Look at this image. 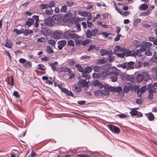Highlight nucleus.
Returning <instances> with one entry per match:
<instances>
[{"label":"nucleus","mask_w":157,"mask_h":157,"mask_svg":"<svg viewBox=\"0 0 157 157\" xmlns=\"http://www.w3.org/2000/svg\"><path fill=\"white\" fill-rule=\"evenodd\" d=\"M105 69L101 73V74L104 76H105L107 75H115L117 73V72L115 71H112L111 70L113 67L111 64H107L105 65Z\"/></svg>","instance_id":"nucleus-1"},{"label":"nucleus","mask_w":157,"mask_h":157,"mask_svg":"<svg viewBox=\"0 0 157 157\" xmlns=\"http://www.w3.org/2000/svg\"><path fill=\"white\" fill-rule=\"evenodd\" d=\"M63 16L59 14H57L53 16V24H59L62 21Z\"/></svg>","instance_id":"nucleus-2"},{"label":"nucleus","mask_w":157,"mask_h":157,"mask_svg":"<svg viewBox=\"0 0 157 157\" xmlns=\"http://www.w3.org/2000/svg\"><path fill=\"white\" fill-rule=\"evenodd\" d=\"M44 24L49 27H52L54 25L52 17L48 16L44 19Z\"/></svg>","instance_id":"nucleus-3"},{"label":"nucleus","mask_w":157,"mask_h":157,"mask_svg":"<svg viewBox=\"0 0 157 157\" xmlns=\"http://www.w3.org/2000/svg\"><path fill=\"white\" fill-rule=\"evenodd\" d=\"M80 76L79 77V80L77 83L78 85L79 86V87H84L87 86L88 83L86 82V80L80 79Z\"/></svg>","instance_id":"nucleus-4"},{"label":"nucleus","mask_w":157,"mask_h":157,"mask_svg":"<svg viewBox=\"0 0 157 157\" xmlns=\"http://www.w3.org/2000/svg\"><path fill=\"white\" fill-rule=\"evenodd\" d=\"M108 127L110 130L115 134H119L120 132V129L117 127L112 124H109Z\"/></svg>","instance_id":"nucleus-5"},{"label":"nucleus","mask_w":157,"mask_h":157,"mask_svg":"<svg viewBox=\"0 0 157 157\" xmlns=\"http://www.w3.org/2000/svg\"><path fill=\"white\" fill-rule=\"evenodd\" d=\"M63 34V33L62 31L56 30L53 33V36L55 39H59L62 36Z\"/></svg>","instance_id":"nucleus-6"},{"label":"nucleus","mask_w":157,"mask_h":157,"mask_svg":"<svg viewBox=\"0 0 157 157\" xmlns=\"http://www.w3.org/2000/svg\"><path fill=\"white\" fill-rule=\"evenodd\" d=\"M133 86L131 83H127V84L124 85V91L125 93H128L129 90H132Z\"/></svg>","instance_id":"nucleus-7"},{"label":"nucleus","mask_w":157,"mask_h":157,"mask_svg":"<svg viewBox=\"0 0 157 157\" xmlns=\"http://www.w3.org/2000/svg\"><path fill=\"white\" fill-rule=\"evenodd\" d=\"M48 64V65L51 66V68L53 71H58V68L56 67V65H58V63L57 61H55L53 63L49 62Z\"/></svg>","instance_id":"nucleus-8"},{"label":"nucleus","mask_w":157,"mask_h":157,"mask_svg":"<svg viewBox=\"0 0 157 157\" xmlns=\"http://www.w3.org/2000/svg\"><path fill=\"white\" fill-rule=\"evenodd\" d=\"M72 14L71 13H66L64 16L63 18H62V20L64 22H67L70 19L71 17Z\"/></svg>","instance_id":"nucleus-9"},{"label":"nucleus","mask_w":157,"mask_h":157,"mask_svg":"<svg viewBox=\"0 0 157 157\" xmlns=\"http://www.w3.org/2000/svg\"><path fill=\"white\" fill-rule=\"evenodd\" d=\"M122 79L124 80H127L132 82L133 80V78L132 75L128 74H125L121 76Z\"/></svg>","instance_id":"nucleus-10"},{"label":"nucleus","mask_w":157,"mask_h":157,"mask_svg":"<svg viewBox=\"0 0 157 157\" xmlns=\"http://www.w3.org/2000/svg\"><path fill=\"white\" fill-rule=\"evenodd\" d=\"M67 43V42L65 40H62L59 41L58 43V48L59 50L62 49L63 47L65 46Z\"/></svg>","instance_id":"nucleus-11"},{"label":"nucleus","mask_w":157,"mask_h":157,"mask_svg":"<svg viewBox=\"0 0 157 157\" xmlns=\"http://www.w3.org/2000/svg\"><path fill=\"white\" fill-rule=\"evenodd\" d=\"M126 65V69L128 70L133 69L134 68V65L135 63L133 61L129 62L128 63L125 62Z\"/></svg>","instance_id":"nucleus-12"},{"label":"nucleus","mask_w":157,"mask_h":157,"mask_svg":"<svg viewBox=\"0 0 157 157\" xmlns=\"http://www.w3.org/2000/svg\"><path fill=\"white\" fill-rule=\"evenodd\" d=\"M149 86H150V84L148 85L144 86L141 87L140 88V92L143 93L145 91H149L150 89H149V87H148Z\"/></svg>","instance_id":"nucleus-13"},{"label":"nucleus","mask_w":157,"mask_h":157,"mask_svg":"<svg viewBox=\"0 0 157 157\" xmlns=\"http://www.w3.org/2000/svg\"><path fill=\"white\" fill-rule=\"evenodd\" d=\"M136 48H137L138 47H140V48L144 51L146 50V48L145 47V45L144 41H143L142 44H141L140 42L138 41L136 45Z\"/></svg>","instance_id":"nucleus-14"},{"label":"nucleus","mask_w":157,"mask_h":157,"mask_svg":"<svg viewBox=\"0 0 157 157\" xmlns=\"http://www.w3.org/2000/svg\"><path fill=\"white\" fill-rule=\"evenodd\" d=\"M49 30L48 28H42L41 32V33L45 36H47L49 32Z\"/></svg>","instance_id":"nucleus-15"},{"label":"nucleus","mask_w":157,"mask_h":157,"mask_svg":"<svg viewBox=\"0 0 157 157\" xmlns=\"http://www.w3.org/2000/svg\"><path fill=\"white\" fill-rule=\"evenodd\" d=\"M148 91L149 94L147 98L149 100H151L153 98V94L155 91L154 90L151 89Z\"/></svg>","instance_id":"nucleus-16"},{"label":"nucleus","mask_w":157,"mask_h":157,"mask_svg":"<svg viewBox=\"0 0 157 157\" xmlns=\"http://www.w3.org/2000/svg\"><path fill=\"white\" fill-rule=\"evenodd\" d=\"M148 7V5L145 3H143L139 7L138 9L141 10L143 11L146 10Z\"/></svg>","instance_id":"nucleus-17"},{"label":"nucleus","mask_w":157,"mask_h":157,"mask_svg":"<svg viewBox=\"0 0 157 157\" xmlns=\"http://www.w3.org/2000/svg\"><path fill=\"white\" fill-rule=\"evenodd\" d=\"M136 79L137 82H141L144 80V78L143 74H137L136 77Z\"/></svg>","instance_id":"nucleus-18"},{"label":"nucleus","mask_w":157,"mask_h":157,"mask_svg":"<svg viewBox=\"0 0 157 157\" xmlns=\"http://www.w3.org/2000/svg\"><path fill=\"white\" fill-rule=\"evenodd\" d=\"M34 23V21L33 18H28V20L26 21L25 24V25H27L28 27H29L31 26Z\"/></svg>","instance_id":"nucleus-19"},{"label":"nucleus","mask_w":157,"mask_h":157,"mask_svg":"<svg viewBox=\"0 0 157 157\" xmlns=\"http://www.w3.org/2000/svg\"><path fill=\"white\" fill-rule=\"evenodd\" d=\"M145 115L147 117L148 120L150 121H152L154 119V116L151 113H149L146 114Z\"/></svg>","instance_id":"nucleus-20"},{"label":"nucleus","mask_w":157,"mask_h":157,"mask_svg":"<svg viewBox=\"0 0 157 157\" xmlns=\"http://www.w3.org/2000/svg\"><path fill=\"white\" fill-rule=\"evenodd\" d=\"M100 55L102 56L106 54L107 55H110L109 52L105 49H102L100 51Z\"/></svg>","instance_id":"nucleus-21"},{"label":"nucleus","mask_w":157,"mask_h":157,"mask_svg":"<svg viewBox=\"0 0 157 157\" xmlns=\"http://www.w3.org/2000/svg\"><path fill=\"white\" fill-rule=\"evenodd\" d=\"M144 52V51L143 50L140 48V49L136 50V52H135V51H133L132 56H137L138 54L141 53L142 52Z\"/></svg>","instance_id":"nucleus-22"},{"label":"nucleus","mask_w":157,"mask_h":157,"mask_svg":"<svg viewBox=\"0 0 157 157\" xmlns=\"http://www.w3.org/2000/svg\"><path fill=\"white\" fill-rule=\"evenodd\" d=\"M90 13V12H87L86 11H84L82 12L81 10H79L78 11V14L82 17H86L88 15V14Z\"/></svg>","instance_id":"nucleus-23"},{"label":"nucleus","mask_w":157,"mask_h":157,"mask_svg":"<svg viewBox=\"0 0 157 157\" xmlns=\"http://www.w3.org/2000/svg\"><path fill=\"white\" fill-rule=\"evenodd\" d=\"M33 30H32L24 29L23 35L24 36H27L30 34L33 33Z\"/></svg>","instance_id":"nucleus-24"},{"label":"nucleus","mask_w":157,"mask_h":157,"mask_svg":"<svg viewBox=\"0 0 157 157\" xmlns=\"http://www.w3.org/2000/svg\"><path fill=\"white\" fill-rule=\"evenodd\" d=\"M130 51L129 49H125V50L124 52L125 53V55L126 57L129 56H132V51Z\"/></svg>","instance_id":"nucleus-25"},{"label":"nucleus","mask_w":157,"mask_h":157,"mask_svg":"<svg viewBox=\"0 0 157 157\" xmlns=\"http://www.w3.org/2000/svg\"><path fill=\"white\" fill-rule=\"evenodd\" d=\"M70 30H68L64 33L63 37L64 39H68L70 37Z\"/></svg>","instance_id":"nucleus-26"},{"label":"nucleus","mask_w":157,"mask_h":157,"mask_svg":"<svg viewBox=\"0 0 157 157\" xmlns=\"http://www.w3.org/2000/svg\"><path fill=\"white\" fill-rule=\"evenodd\" d=\"M151 10L148 9L146 12L141 13L140 14V16H146L149 14L151 13Z\"/></svg>","instance_id":"nucleus-27"},{"label":"nucleus","mask_w":157,"mask_h":157,"mask_svg":"<svg viewBox=\"0 0 157 157\" xmlns=\"http://www.w3.org/2000/svg\"><path fill=\"white\" fill-rule=\"evenodd\" d=\"M143 73L144 78V80L145 81H147L149 78V75L148 72L145 71Z\"/></svg>","instance_id":"nucleus-28"},{"label":"nucleus","mask_w":157,"mask_h":157,"mask_svg":"<svg viewBox=\"0 0 157 157\" xmlns=\"http://www.w3.org/2000/svg\"><path fill=\"white\" fill-rule=\"evenodd\" d=\"M24 31V29L22 28H21L20 29H13V31L16 32L17 35H19L21 33H23Z\"/></svg>","instance_id":"nucleus-29"},{"label":"nucleus","mask_w":157,"mask_h":157,"mask_svg":"<svg viewBox=\"0 0 157 157\" xmlns=\"http://www.w3.org/2000/svg\"><path fill=\"white\" fill-rule=\"evenodd\" d=\"M118 73H116L115 75H112L110 77L112 82H116L117 80V77L116 76L117 75H118Z\"/></svg>","instance_id":"nucleus-30"},{"label":"nucleus","mask_w":157,"mask_h":157,"mask_svg":"<svg viewBox=\"0 0 157 157\" xmlns=\"http://www.w3.org/2000/svg\"><path fill=\"white\" fill-rule=\"evenodd\" d=\"M144 52V54L147 56H151L152 55V52L149 49H146Z\"/></svg>","instance_id":"nucleus-31"},{"label":"nucleus","mask_w":157,"mask_h":157,"mask_svg":"<svg viewBox=\"0 0 157 157\" xmlns=\"http://www.w3.org/2000/svg\"><path fill=\"white\" fill-rule=\"evenodd\" d=\"M82 76L85 78L86 79H89L90 78V75L87 74L88 73L85 71L82 72Z\"/></svg>","instance_id":"nucleus-32"},{"label":"nucleus","mask_w":157,"mask_h":157,"mask_svg":"<svg viewBox=\"0 0 157 157\" xmlns=\"http://www.w3.org/2000/svg\"><path fill=\"white\" fill-rule=\"evenodd\" d=\"M53 12V10L52 9L50 10H46L45 13H43V15L44 17L46 16L47 15H50L52 14Z\"/></svg>","instance_id":"nucleus-33"},{"label":"nucleus","mask_w":157,"mask_h":157,"mask_svg":"<svg viewBox=\"0 0 157 157\" xmlns=\"http://www.w3.org/2000/svg\"><path fill=\"white\" fill-rule=\"evenodd\" d=\"M124 50L125 49L124 48L121 47L118 45H117L115 46V49L114 51L121 52L122 51H124Z\"/></svg>","instance_id":"nucleus-34"},{"label":"nucleus","mask_w":157,"mask_h":157,"mask_svg":"<svg viewBox=\"0 0 157 157\" xmlns=\"http://www.w3.org/2000/svg\"><path fill=\"white\" fill-rule=\"evenodd\" d=\"M31 62L29 61H26V62L23 65V66L26 68H30L32 67Z\"/></svg>","instance_id":"nucleus-35"},{"label":"nucleus","mask_w":157,"mask_h":157,"mask_svg":"<svg viewBox=\"0 0 157 157\" xmlns=\"http://www.w3.org/2000/svg\"><path fill=\"white\" fill-rule=\"evenodd\" d=\"M75 67L80 72H82L84 71V69L81 65L77 64L75 65Z\"/></svg>","instance_id":"nucleus-36"},{"label":"nucleus","mask_w":157,"mask_h":157,"mask_svg":"<svg viewBox=\"0 0 157 157\" xmlns=\"http://www.w3.org/2000/svg\"><path fill=\"white\" fill-rule=\"evenodd\" d=\"M70 22L72 24H76L77 23V17L74 16L71 17V18L70 20Z\"/></svg>","instance_id":"nucleus-37"},{"label":"nucleus","mask_w":157,"mask_h":157,"mask_svg":"<svg viewBox=\"0 0 157 157\" xmlns=\"http://www.w3.org/2000/svg\"><path fill=\"white\" fill-rule=\"evenodd\" d=\"M86 33V38H90L93 36L91 32L89 29L87 30Z\"/></svg>","instance_id":"nucleus-38"},{"label":"nucleus","mask_w":157,"mask_h":157,"mask_svg":"<svg viewBox=\"0 0 157 157\" xmlns=\"http://www.w3.org/2000/svg\"><path fill=\"white\" fill-rule=\"evenodd\" d=\"M141 22V19L140 18L136 19L133 22V26L135 27H137L138 25V23H140Z\"/></svg>","instance_id":"nucleus-39"},{"label":"nucleus","mask_w":157,"mask_h":157,"mask_svg":"<svg viewBox=\"0 0 157 157\" xmlns=\"http://www.w3.org/2000/svg\"><path fill=\"white\" fill-rule=\"evenodd\" d=\"M138 111L136 110V109H132V110L130 112V113L132 116H136L137 115Z\"/></svg>","instance_id":"nucleus-40"},{"label":"nucleus","mask_w":157,"mask_h":157,"mask_svg":"<svg viewBox=\"0 0 157 157\" xmlns=\"http://www.w3.org/2000/svg\"><path fill=\"white\" fill-rule=\"evenodd\" d=\"M64 93L66 94L69 96H71L73 97L74 98H75V95L72 93L71 90L69 91L67 89Z\"/></svg>","instance_id":"nucleus-41"},{"label":"nucleus","mask_w":157,"mask_h":157,"mask_svg":"<svg viewBox=\"0 0 157 157\" xmlns=\"http://www.w3.org/2000/svg\"><path fill=\"white\" fill-rule=\"evenodd\" d=\"M70 38L72 39H79L80 36L75 33H71Z\"/></svg>","instance_id":"nucleus-42"},{"label":"nucleus","mask_w":157,"mask_h":157,"mask_svg":"<svg viewBox=\"0 0 157 157\" xmlns=\"http://www.w3.org/2000/svg\"><path fill=\"white\" fill-rule=\"evenodd\" d=\"M47 52L49 54L53 53L54 52V51L49 45H48L46 48Z\"/></svg>","instance_id":"nucleus-43"},{"label":"nucleus","mask_w":157,"mask_h":157,"mask_svg":"<svg viewBox=\"0 0 157 157\" xmlns=\"http://www.w3.org/2000/svg\"><path fill=\"white\" fill-rule=\"evenodd\" d=\"M106 62H107V59L105 58L99 59L98 60V63L100 64H104Z\"/></svg>","instance_id":"nucleus-44"},{"label":"nucleus","mask_w":157,"mask_h":157,"mask_svg":"<svg viewBox=\"0 0 157 157\" xmlns=\"http://www.w3.org/2000/svg\"><path fill=\"white\" fill-rule=\"evenodd\" d=\"M101 94L102 95V91L100 90H97L94 92V94L96 96H98Z\"/></svg>","instance_id":"nucleus-45"},{"label":"nucleus","mask_w":157,"mask_h":157,"mask_svg":"<svg viewBox=\"0 0 157 157\" xmlns=\"http://www.w3.org/2000/svg\"><path fill=\"white\" fill-rule=\"evenodd\" d=\"M12 44L11 42H9L8 39H7L6 41L5 46L8 48H11L12 46Z\"/></svg>","instance_id":"nucleus-46"},{"label":"nucleus","mask_w":157,"mask_h":157,"mask_svg":"<svg viewBox=\"0 0 157 157\" xmlns=\"http://www.w3.org/2000/svg\"><path fill=\"white\" fill-rule=\"evenodd\" d=\"M38 67H37V69L41 71H45L46 70V67H45V68H43V67H44L45 66L44 65L42 64H38Z\"/></svg>","instance_id":"nucleus-47"},{"label":"nucleus","mask_w":157,"mask_h":157,"mask_svg":"<svg viewBox=\"0 0 157 157\" xmlns=\"http://www.w3.org/2000/svg\"><path fill=\"white\" fill-rule=\"evenodd\" d=\"M49 8H52L53 7H56V3L53 1H51L48 4Z\"/></svg>","instance_id":"nucleus-48"},{"label":"nucleus","mask_w":157,"mask_h":157,"mask_svg":"<svg viewBox=\"0 0 157 157\" xmlns=\"http://www.w3.org/2000/svg\"><path fill=\"white\" fill-rule=\"evenodd\" d=\"M40 8L41 10H43L45 9H48L49 8L48 4H42L40 5Z\"/></svg>","instance_id":"nucleus-49"},{"label":"nucleus","mask_w":157,"mask_h":157,"mask_svg":"<svg viewBox=\"0 0 157 157\" xmlns=\"http://www.w3.org/2000/svg\"><path fill=\"white\" fill-rule=\"evenodd\" d=\"M67 67H60L59 68H58V71H57L58 73L61 72H66Z\"/></svg>","instance_id":"nucleus-50"},{"label":"nucleus","mask_w":157,"mask_h":157,"mask_svg":"<svg viewBox=\"0 0 157 157\" xmlns=\"http://www.w3.org/2000/svg\"><path fill=\"white\" fill-rule=\"evenodd\" d=\"M98 29L97 28H95L92 29L91 31V33L93 36H95L98 34Z\"/></svg>","instance_id":"nucleus-51"},{"label":"nucleus","mask_w":157,"mask_h":157,"mask_svg":"<svg viewBox=\"0 0 157 157\" xmlns=\"http://www.w3.org/2000/svg\"><path fill=\"white\" fill-rule=\"evenodd\" d=\"M84 69L85 71L88 73H89L92 70L93 68L89 66L85 67Z\"/></svg>","instance_id":"nucleus-52"},{"label":"nucleus","mask_w":157,"mask_h":157,"mask_svg":"<svg viewBox=\"0 0 157 157\" xmlns=\"http://www.w3.org/2000/svg\"><path fill=\"white\" fill-rule=\"evenodd\" d=\"M144 43L145 45V47L147 49H150L152 45V44L149 42H145L144 41Z\"/></svg>","instance_id":"nucleus-53"},{"label":"nucleus","mask_w":157,"mask_h":157,"mask_svg":"<svg viewBox=\"0 0 157 157\" xmlns=\"http://www.w3.org/2000/svg\"><path fill=\"white\" fill-rule=\"evenodd\" d=\"M89 42H91V40L89 39H86L85 40L83 41H82V45L85 46L86 44H88Z\"/></svg>","instance_id":"nucleus-54"},{"label":"nucleus","mask_w":157,"mask_h":157,"mask_svg":"<svg viewBox=\"0 0 157 157\" xmlns=\"http://www.w3.org/2000/svg\"><path fill=\"white\" fill-rule=\"evenodd\" d=\"M67 46L73 47L75 45L74 42L72 40H69L67 41Z\"/></svg>","instance_id":"nucleus-55"},{"label":"nucleus","mask_w":157,"mask_h":157,"mask_svg":"<svg viewBox=\"0 0 157 157\" xmlns=\"http://www.w3.org/2000/svg\"><path fill=\"white\" fill-rule=\"evenodd\" d=\"M128 115H125L124 113H121V114H118L117 115V116L118 117L120 118L121 119H122L124 118H127Z\"/></svg>","instance_id":"nucleus-56"},{"label":"nucleus","mask_w":157,"mask_h":157,"mask_svg":"<svg viewBox=\"0 0 157 157\" xmlns=\"http://www.w3.org/2000/svg\"><path fill=\"white\" fill-rule=\"evenodd\" d=\"M67 6L66 5H64L62 6L60 11L62 13H66L67 12Z\"/></svg>","instance_id":"nucleus-57"},{"label":"nucleus","mask_w":157,"mask_h":157,"mask_svg":"<svg viewBox=\"0 0 157 157\" xmlns=\"http://www.w3.org/2000/svg\"><path fill=\"white\" fill-rule=\"evenodd\" d=\"M13 95L16 98L20 99V95L18 94V92L16 91H14L13 92Z\"/></svg>","instance_id":"nucleus-58"},{"label":"nucleus","mask_w":157,"mask_h":157,"mask_svg":"<svg viewBox=\"0 0 157 157\" xmlns=\"http://www.w3.org/2000/svg\"><path fill=\"white\" fill-rule=\"evenodd\" d=\"M101 76L100 73H94L92 75L93 77L94 78H97L100 77Z\"/></svg>","instance_id":"nucleus-59"},{"label":"nucleus","mask_w":157,"mask_h":157,"mask_svg":"<svg viewBox=\"0 0 157 157\" xmlns=\"http://www.w3.org/2000/svg\"><path fill=\"white\" fill-rule=\"evenodd\" d=\"M109 90H103L102 91V95H109Z\"/></svg>","instance_id":"nucleus-60"},{"label":"nucleus","mask_w":157,"mask_h":157,"mask_svg":"<svg viewBox=\"0 0 157 157\" xmlns=\"http://www.w3.org/2000/svg\"><path fill=\"white\" fill-rule=\"evenodd\" d=\"M48 42L49 44L55 46L56 42L54 40H50L48 41Z\"/></svg>","instance_id":"nucleus-61"},{"label":"nucleus","mask_w":157,"mask_h":157,"mask_svg":"<svg viewBox=\"0 0 157 157\" xmlns=\"http://www.w3.org/2000/svg\"><path fill=\"white\" fill-rule=\"evenodd\" d=\"M117 56L118 57L121 58H123L125 56V53L124 52L120 53H117Z\"/></svg>","instance_id":"nucleus-62"},{"label":"nucleus","mask_w":157,"mask_h":157,"mask_svg":"<svg viewBox=\"0 0 157 157\" xmlns=\"http://www.w3.org/2000/svg\"><path fill=\"white\" fill-rule=\"evenodd\" d=\"M134 65L136 68H139L141 67V64L140 61L137 62Z\"/></svg>","instance_id":"nucleus-63"},{"label":"nucleus","mask_w":157,"mask_h":157,"mask_svg":"<svg viewBox=\"0 0 157 157\" xmlns=\"http://www.w3.org/2000/svg\"><path fill=\"white\" fill-rule=\"evenodd\" d=\"M114 58V56H112L111 55H109V56L108 57L107 59V60H108L109 62L111 63L113 61Z\"/></svg>","instance_id":"nucleus-64"}]
</instances>
